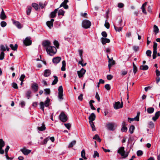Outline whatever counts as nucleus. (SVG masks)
<instances>
[{"label":"nucleus","mask_w":160,"mask_h":160,"mask_svg":"<svg viewBox=\"0 0 160 160\" xmlns=\"http://www.w3.org/2000/svg\"><path fill=\"white\" fill-rule=\"evenodd\" d=\"M64 125L66 127L68 130L70 129V127H71V124L70 123H64Z\"/></svg>","instance_id":"4d7b16f0"},{"label":"nucleus","mask_w":160,"mask_h":160,"mask_svg":"<svg viewBox=\"0 0 160 160\" xmlns=\"http://www.w3.org/2000/svg\"><path fill=\"white\" fill-rule=\"evenodd\" d=\"M108 67L110 69L112 66L115 64V61L113 60V58H112V59L109 61H108Z\"/></svg>","instance_id":"b1692460"},{"label":"nucleus","mask_w":160,"mask_h":160,"mask_svg":"<svg viewBox=\"0 0 160 160\" xmlns=\"http://www.w3.org/2000/svg\"><path fill=\"white\" fill-rule=\"evenodd\" d=\"M89 122L92 128V131H95L96 128L93 122L92 121H89Z\"/></svg>","instance_id":"473e14b6"},{"label":"nucleus","mask_w":160,"mask_h":160,"mask_svg":"<svg viewBox=\"0 0 160 160\" xmlns=\"http://www.w3.org/2000/svg\"><path fill=\"white\" fill-rule=\"evenodd\" d=\"M54 19L53 18L51 19L50 21H48L47 22L46 24L50 29L52 28L53 26V22Z\"/></svg>","instance_id":"9b49d317"},{"label":"nucleus","mask_w":160,"mask_h":160,"mask_svg":"<svg viewBox=\"0 0 160 160\" xmlns=\"http://www.w3.org/2000/svg\"><path fill=\"white\" fill-rule=\"evenodd\" d=\"M30 39L31 38L30 37H27L24 40L23 43L25 46H29L31 44L32 41Z\"/></svg>","instance_id":"1a4fd4ad"},{"label":"nucleus","mask_w":160,"mask_h":160,"mask_svg":"<svg viewBox=\"0 0 160 160\" xmlns=\"http://www.w3.org/2000/svg\"><path fill=\"white\" fill-rule=\"evenodd\" d=\"M13 23L18 28L20 29L22 28L21 24L19 22L14 21Z\"/></svg>","instance_id":"2f4dec72"},{"label":"nucleus","mask_w":160,"mask_h":160,"mask_svg":"<svg viewBox=\"0 0 160 160\" xmlns=\"http://www.w3.org/2000/svg\"><path fill=\"white\" fill-rule=\"evenodd\" d=\"M32 92L31 90L29 89L27 90L25 93L26 97L28 99H29L32 97Z\"/></svg>","instance_id":"dca6fc26"},{"label":"nucleus","mask_w":160,"mask_h":160,"mask_svg":"<svg viewBox=\"0 0 160 160\" xmlns=\"http://www.w3.org/2000/svg\"><path fill=\"white\" fill-rule=\"evenodd\" d=\"M32 88L34 90V92H37L38 89V87L37 83H33L32 84Z\"/></svg>","instance_id":"6ab92c4d"},{"label":"nucleus","mask_w":160,"mask_h":160,"mask_svg":"<svg viewBox=\"0 0 160 160\" xmlns=\"http://www.w3.org/2000/svg\"><path fill=\"white\" fill-rule=\"evenodd\" d=\"M148 69V65H141L140 67V69L143 70H147Z\"/></svg>","instance_id":"e433bc0d"},{"label":"nucleus","mask_w":160,"mask_h":160,"mask_svg":"<svg viewBox=\"0 0 160 160\" xmlns=\"http://www.w3.org/2000/svg\"><path fill=\"white\" fill-rule=\"evenodd\" d=\"M19 105L22 108H23L25 105V102L24 101H22L19 103Z\"/></svg>","instance_id":"680f3d73"},{"label":"nucleus","mask_w":160,"mask_h":160,"mask_svg":"<svg viewBox=\"0 0 160 160\" xmlns=\"http://www.w3.org/2000/svg\"><path fill=\"white\" fill-rule=\"evenodd\" d=\"M50 42L48 40H44L42 42V45L46 48L50 46Z\"/></svg>","instance_id":"a211bd4d"},{"label":"nucleus","mask_w":160,"mask_h":160,"mask_svg":"<svg viewBox=\"0 0 160 160\" xmlns=\"http://www.w3.org/2000/svg\"><path fill=\"white\" fill-rule=\"evenodd\" d=\"M113 107L115 109H117L120 108H122L123 107V102L121 103L119 101L115 102L113 104Z\"/></svg>","instance_id":"0eeeda50"},{"label":"nucleus","mask_w":160,"mask_h":160,"mask_svg":"<svg viewBox=\"0 0 160 160\" xmlns=\"http://www.w3.org/2000/svg\"><path fill=\"white\" fill-rule=\"evenodd\" d=\"M117 127V124L116 123L113 122H109L107 125L108 129L112 131L115 130Z\"/></svg>","instance_id":"20e7f679"},{"label":"nucleus","mask_w":160,"mask_h":160,"mask_svg":"<svg viewBox=\"0 0 160 160\" xmlns=\"http://www.w3.org/2000/svg\"><path fill=\"white\" fill-rule=\"evenodd\" d=\"M1 26L2 27H4L7 25V23L4 21H2L0 23Z\"/></svg>","instance_id":"6e6d98bb"},{"label":"nucleus","mask_w":160,"mask_h":160,"mask_svg":"<svg viewBox=\"0 0 160 160\" xmlns=\"http://www.w3.org/2000/svg\"><path fill=\"white\" fill-rule=\"evenodd\" d=\"M0 18L2 20L5 19L7 18V16L5 14L2 8V11L0 14Z\"/></svg>","instance_id":"f3484780"},{"label":"nucleus","mask_w":160,"mask_h":160,"mask_svg":"<svg viewBox=\"0 0 160 160\" xmlns=\"http://www.w3.org/2000/svg\"><path fill=\"white\" fill-rule=\"evenodd\" d=\"M54 45L57 47V48H59V44L58 41L56 40H55L53 42Z\"/></svg>","instance_id":"de8ad7c7"},{"label":"nucleus","mask_w":160,"mask_h":160,"mask_svg":"<svg viewBox=\"0 0 160 160\" xmlns=\"http://www.w3.org/2000/svg\"><path fill=\"white\" fill-rule=\"evenodd\" d=\"M160 116V111H158L157 112H156L155 114V115L154 117H153L152 118V119L154 121H156L157 119H158V118H159V117Z\"/></svg>","instance_id":"2eb2a0df"},{"label":"nucleus","mask_w":160,"mask_h":160,"mask_svg":"<svg viewBox=\"0 0 160 160\" xmlns=\"http://www.w3.org/2000/svg\"><path fill=\"white\" fill-rule=\"evenodd\" d=\"M9 46L12 50L14 51H16L18 48V45L16 44L14 46L12 44H10Z\"/></svg>","instance_id":"393cba45"},{"label":"nucleus","mask_w":160,"mask_h":160,"mask_svg":"<svg viewBox=\"0 0 160 160\" xmlns=\"http://www.w3.org/2000/svg\"><path fill=\"white\" fill-rule=\"evenodd\" d=\"M47 53L51 56L54 55L57 52V49L54 46H49L45 48Z\"/></svg>","instance_id":"f257e3e1"},{"label":"nucleus","mask_w":160,"mask_h":160,"mask_svg":"<svg viewBox=\"0 0 160 160\" xmlns=\"http://www.w3.org/2000/svg\"><path fill=\"white\" fill-rule=\"evenodd\" d=\"M146 53L148 56L150 57L151 56L152 51L150 50H148L146 51Z\"/></svg>","instance_id":"13d9d810"},{"label":"nucleus","mask_w":160,"mask_h":160,"mask_svg":"<svg viewBox=\"0 0 160 160\" xmlns=\"http://www.w3.org/2000/svg\"><path fill=\"white\" fill-rule=\"evenodd\" d=\"M91 25V22L88 20H84L82 22V26L83 28L85 29L89 28Z\"/></svg>","instance_id":"7ed1b4c3"},{"label":"nucleus","mask_w":160,"mask_h":160,"mask_svg":"<svg viewBox=\"0 0 160 160\" xmlns=\"http://www.w3.org/2000/svg\"><path fill=\"white\" fill-rule=\"evenodd\" d=\"M44 94L46 95H49L50 93V90L49 88H46L44 89Z\"/></svg>","instance_id":"c03bdc74"},{"label":"nucleus","mask_w":160,"mask_h":160,"mask_svg":"<svg viewBox=\"0 0 160 160\" xmlns=\"http://www.w3.org/2000/svg\"><path fill=\"white\" fill-rule=\"evenodd\" d=\"M58 93H62L63 92V89L62 86H60L58 88Z\"/></svg>","instance_id":"69168bd1"},{"label":"nucleus","mask_w":160,"mask_h":160,"mask_svg":"<svg viewBox=\"0 0 160 160\" xmlns=\"http://www.w3.org/2000/svg\"><path fill=\"white\" fill-rule=\"evenodd\" d=\"M5 145V142L2 139H0V148H2Z\"/></svg>","instance_id":"a19ab883"},{"label":"nucleus","mask_w":160,"mask_h":160,"mask_svg":"<svg viewBox=\"0 0 160 160\" xmlns=\"http://www.w3.org/2000/svg\"><path fill=\"white\" fill-rule=\"evenodd\" d=\"M62 66L61 68V70L62 71H65L66 70V63L65 60H63L62 62Z\"/></svg>","instance_id":"a878e982"},{"label":"nucleus","mask_w":160,"mask_h":160,"mask_svg":"<svg viewBox=\"0 0 160 160\" xmlns=\"http://www.w3.org/2000/svg\"><path fill=\"white\" fill-rule=\"evenodd\" d=\"M12 87L15 89H18V88L17 84L15 82H13L12 83Z\"/></svg>","instance_id":"bf43d9fd"},{"label":"nucleus","mask_w":160,"mask_h":160,"mask_svg":"<svg viewBox=\"0 0 160 160\" xmlns=\"http://www.w3.org/2000/svg\"><path fill=\"white\" fill-rule=\"evenodd\" d=\"M137 154L138 156H141L143 154L142 151L141 150H138L137 152Z\"/></svg>","instance_id":"864d4df0"},{"label":"nucleus","mask_w":160,"mask_h":160,"mask_svg":"<svg viewBox=\"0 0 160 160\" xmlns=\"http://www.w3.org/2000/svg\"><path fill=\"white\" fill-rule=\"evenodd\" d=\"M101 41L103 45H105L107 43H109L110 42V40L108 38H101Z\"/></svg>","instance_id":"f8f14e48"},{"label":"nucleus","mask_w":160,"mask_h":160,"mask_svg":"<svg viewBox=\"0 0 160 160\" xmlns=\"http://www.w3.org/2000/svg\"><path fill=\"white\" fill-rule=\"evenodd\" d=\"M53 77L54 78V79L53 80V82H52V85H54L57 83L58 82V77L55 75L53 76Z\"/></svg>","instance_id":"f704fd0d"},{"label":"nucleus","mask_w":160,"mask_h":160,"mask_svg":"<svg viewBox=\"0 0 160 160\" xmlns=\"http://www.w3.org/2000/svg\"><path fill=\"white\" fill-rule=\"evenodd\" d=\"M96 116L95 114L93 113H92L90 116L88 117V119L89 120V121L93 122L95 119Z\"/></svg>","instance_id":"5701e85b"},{"label":"nucleus","mask_w":160,"mask_h":160,"mask_svg":"<svg viewBox=\"0 0 160 160\" xmlns=\"http://www.w3.org/2000/svg\"><path fill=\"white\" fill-rule=\"evenodd\" d=\"M147 3V2H145L142 4L141 7V9L142 10V12L145 15H146L147 14V12L145 9V7L146 6Z\"/></svg>","instance_id":"aec40b11"},{"label":"nucleus","mask_w":160,"mask_h":160,"mask_svg":"<svg viewBox=\"0 0 160 160\" xmlns=\"http://www.w3.org/2000/svg\"><path fill=\"white\" fill-rule=\"evenodd\" d=\"M49 140V139L48 138H46L44 140L43 142H42V145L46 144L47 143V142Z\"/></svg>","instance_id":"0e129e2a"},{"label":"nucleus","mask_w":160,"mask_h":160,"mask_svg":"<svg viewBox=\"0 0 160 160\" xmlns=\"http://www.w3.org/2000/svg\"><path fill=\"white\" fill-rule=\"evenodd\" d=\"M81 156L82 158L85 159H87V157L85 156V152L84 149L82 150L81 152Z\"/></svg>","instance_id":"58836bf2"},{"label":"nucleus","mask_w":160,"mask_h":160,"mask_svg":"<svg viewBox=\"0 0 160 160\" xmlns=\"http://www.w3.org/2000/svg\"><path fill=\"white\" fill-rule=\"evenodd\" d=\"M86 70L83 68H82L79 71H78L77 73L79 78H81L83 77L84 75L86 72Z\"/></svg>","instance_id":"6e6552de"},{"label":"nucleus","mask_w":160,"mask_h":160,"mask_svg":"<svg viewBox=\"0 0 160 160\" xmlns=\"http://www.w3.org/2000/svg\"><path fill=\"white\" fill-rule=\"evenodd\" d=\"M32 7L30 6H28L26 8L27 14L29 15L30 14L31 10Z\"/></svg>","instance_id":"c85d7f7f"},{"label":"nucleus","mask_w":160,"mask_h":160,"mask_svg":"<svg viewBox=\"0 0 160 160\" xmlns=\"http://www.w3.org/2000/svg\"><path fill=\"white\" fill-rule=\"evenodd\" d=\"M128 128L126 127H122L121 128V131L122 132H126Z\"/></svg>","instance_id":"774afa93"},{"label":"nucleus","mask_w":160,"mask_h":160,"mask_svg":"<svg viewBox=\"0 0 160 160\" xmlns=\"http://www.w3.org/2000/svg\"><path fill=\"white\" fill-rule=\"evenodd\" d=\"M20 151L25 155H27L31 152V150L26 149L25 147H24Z\"/></svg>","instance_id":"9d476101"},{"label":"nucleus","mask_w":160,"mask_h":160,"mask_svg":"<svg viewBox=\"0 0 160 160\" xmlns=\"http://www.w3.org/2000/svg\"><path fill=\"white\" fill-rule=\"evenodd\" d=\"M58 8L55 9L53 11L51 12L49 15V17L51 18H54L56 17Z\"/></svg>","instance_id":"ddd939ff"},{"label":"nucleus","mask_w":160,"mask_h":160,"mask_svg":"<svg viewBox=\"0 0 160 160\" xmlns=\"http://www.w3.org/2000/svg\"><path fill=\"white\" fill-rule=\"evenodd\" d=\"M124 148L123 147H120L118 150V153H119L123 158H125L127 157L129 154V152H126L125 153Z\"/></svg>","instance_id":"f03ea898"},{"label":"nucleus","mask_w":160,"mask_h":160,"mask_svg":"<svg viewBox=\"0 0 160 160\" xmlns=\"http://www.w3.org/2000/svg\"><path fill=\"white\" fill-rule=\"evenodd\" d=\"M61 58L60 57H57L53 58L52 59V62L55 64L58 63L61 61Z\"/></svg>","instance_id":"4468645a"},{"label":"nucleus","mask_w":160,"mask_h":160,"mask_svg":"<svg viewBox=\"0 0 160 160\" xmlns=\"http://www.w3.org/2000/svg\"><path fill=\"white\" fill-rule=\"evenodd\" d=\"M157 43L154 42L153 45V51L152 54V58L153 59H155L157 57Z\"/></svg>","instance_id":"39448f33"},{"label":"nucleus","mask_w":160,"mask_h":160,"mask_svg":"<svg viewBox=\"0 0 160 160\" xmlns=\"http://www.w3.org/2000/svg\"><path fill=\"white\" fill-rule=\"evenodd\" d=\"M95 101L93 100H91L89 102V104L91 108L93 110H95L96 108L93 106L92 103H94Z\"/></svg>","instance_id":"bb28decb"},{"label":"nucleus","mask_w":160,"mask_h":160,"mask_svg":"<svg viewBox=\"0 0 160 160\" xmlns=\"http://www.w3.org/2000/svg\"><path fill=\"white\" fill-rule=\"evenodd\" d=\"M65 13V11L63 10L60 9L58 12V16L60 15L63 16L64 15V13Z\"/></svg>","instance_id":"79ce46f5"},{"label":"nucleus","mask_w":160,"mask_h":160,"mask_svg":"<svg viewBox=\"0 0 160 160\" xmlns=\"http://www.w3.org/2000/svg\"><path fill=\"white\" fill-rule=\"evenodd\" d=\"M102 35L104 38H106L107 37V34L105 31H103L102 32Z\"/></svg>","instance_id":"e2e57ef3"},{"label":"nucleus","mask_w":160,"mask_h":160,"mask_svg":"<svg viewBox=\"0 0 160 160\" xmlns=\"http://www.w3.org/2000/svg\"><path fill=\"white\" fill-rule=\"evenodd\" d=\"M50 101V99L48 97H47L46 100H45L44 102V105L45 106L48 107L49 105V102Z\"/></svg>","instance_id":"c756f323"},{"label":"nucleus","mask_w":160,"mask_h":160,"mask_svg":"<svg viewBox=\"0 0 160 160\" xmlns=\"http://www.w3.org/2000/svg\"><path fill=\"white\" fill-rule=\"evenodd\" d=\"M147 110L148 113L152 114L154 112V108L153 107H149L148 108Z\"/></svg>","instance_id":"cd10ccee"},{"label":"nucleus","mask_w":160,"mask_h":160,"mask_svg":"<svg viewBox=\"0 0 160 160\" xmlns=\"http://www.w3.org/2000/svg\"><path fill=\"white\" fill-rule=\"evenodd\" d=\"M51 74V71L49 69H46L44 71L43 75L45 77L49 76Z\"/></svg>","instance_id":"412c9836"},{"label":"nucleus","mask_w":160,"mask_h":160,"mask_svg":"<svg viewBox=\"0 0 160 160\" xmlns=\"http://www.w3.org/2000/svg\"><path fill=\"white\" fill-rule=\"evenodd\" d=\"M148 125L150 128H153L154 126V124L152 121H150L149 122Z\"/></svg>","instance_id":"49530a36"},{"label":"nucleus","mask_w":160,"mask_h":160,"mask_svg":"<svg viewBox=\"0 0 160 160\" xmlns=\"http://www.w3.org/2000/svg\"><path fill=\"white\" fill-rule=\"evenodd\" d=\"M45 125L44 124V122L42 123V125L41 127H37L38 130L39 131H43L46 129Z\"/></svg>","instance_id":"4be33fe9"},{"label":"nucleus","mask_w":160,"mask_h":160,"mask_svg":"<svg viewBox=\"0 0 160 160\" xmlns=\"http://www.w3.org/2000/svg\"><path fill=\"white\" fill-rule=\"evenodd\" d=\"M133 50L135 52L138 51L139 50V47L138 46H134L132 47Z\"/></svg>","instance_id":"338daca9"},{"label":"nucleus","mask_w":160,"mask_h":160,"mask_svg":"<svg viewBox=\"0 0 160 160\" xmlns=\"http://www.w3.org/2000/svg\"><path fill=\"white\" fill-rule=\"evenodd\" d=\"M128 119L130 120V122L131 123V122L133 121L134 120L136 121H139V118H137L136 117L133 118H128Z\"/></svg>","instance_id":"4c0bfd02"},{"label":"nucleus","mask_w":160,"mask_h":160,"mask_svg":"<svg viewBox=\"0 0 160 160\" xmlns=\"http://www.w3.org/2000/svg\"><path fill=\"white\" fill-rule=\"evenodd\" d=\"M76 143V141L75 140H73L70 142L68 145V148H71L73 147V146Z\"/></svg>","instance_id":"ea45409f"},{"label":"nucleus","mask_w":160,"mask_h":160,"mask_svg":"<svg viewBox=\"0 0 160 160\" xmlns=\"http://www.w3.org/2000/svg\"><path fill=\"white\" fill-rule=\"evenodd\" d=\"M4 53L3 52H2L0 54V60H2L4 59Z\"/></svg>","instance_id":"8fccbe9b"},{"label":"nucleus","mask_w":160,"mask_h":160,"mask_svg":"<svg viewBox=\"0 0 160 160\" xmlns=\"http://www.w3.org/2000/svg\"><path fill=\"white\" fill-rule=\"evenodd\" d=\"M153 32L157 34L159 32V29L157 26L154 25L153 26Z\"/></svg>","instance_id":"c9c22d12"},{"label":"nucleus","mask_w":160,"mask_h":160,"mask_svg":"<svg viewBox=\"0 0 160 160\" xmlns=\"http://www.w3.org/2000/svg\"><path fill=\"white\" fill-rule=\"evenodd\" d=\"M114 29L116 32H120V31H121L122 29V27H117L116 26H115V25H114Z\"/></svg>","instance_id":"37998d69"},{"label":"nucleus","mask_w":160,"mask_h":160,"mask_svg":"<svg viewBox=\"0 0 160 160\" xmlns=\"http://www.w3.org/2000/svg\"><path fill=\"white\" fill-rule=\"evenodd\" d=\"M105 88L107 90H110L111 89V86L110 84H107L105 85Z\"/></svg>","instance_id":"603ef678"},{"label":"nucleus","mask_w":160,"mask_h":160,"mask_svg":"<svg viewBox=\"0 0 160 160\" xmlns=\"http://www.w3.org/2000/svg\"><path fill=\"white\" fill-rule=\"evenodd\" d=\"M63 92L58 93V98L59 99L62 100L63 99Z\"/></svg>","instance_id":"052dcab7"},{"label":"nucleus","mask_w":160,"mask_h":160,"mask_svg":"<svg viewBox=\"0 0 160 160\" xmlns=\"http://www.w3.org/2000/svg\"><path fill=\"white\" fill-rule=\"evenodd\" d=\"M68 2V0H64L63 2L61 4L60 8L63 6V5L67 4V3Z\"/></svg>","instance_id":"3c124183"},{"label":"nucleus","mask_w":160,"mask_h":160,"mask_svg":"<svg viewBox=\"0 0 160 160\" xmlns=\"http://www.w3.org/2000/svg\"><path fill=\"white\" fill-rule=\"evenodd\" d=\"M59 119L63 122H66L68 118L66 115L63 112H62L59 116Z\"/></svg>","instance_id":"423d86ee"},{"label":"nucleus","mask_w":160,"mask_h":160,"mask_svg":"<svg viewBox=\"0 0 160 160\" xmlns=\"http://www.w3.org/2000/svg\"><path fill=\"white\" fill-rule=\"evenodd\" d=\"M99 153L97 151H94V154L93 155V157L94 158H95L96 157H99Z\"/></svg>","instance_id":"5fc2aeb1"},{"label":"nucleus","mask_w":160,"mask_h":160,"mask_svg":"<svg viewBox=\"0 0 160 160\" xmlns=\"http://www.w3.org/2000/svg\"><path fill=\"white\" fill-rule=\"evenodd\" d=\"M32 6L34 8L36 11H38L39 8V6L38 4L36 3H33L32 4Z\"/></svg>","instance_id":"7c9ffc66"},{"label":"nucleus","mask_w":160,"mask_h":160,"mask_svg":"<svg viewBox=\"0 0 160 160\" xmlns=\"http://www.w3.org/2000/svg\"><path fill=\"white\" fill-rule=\"evenodd\" d=\"M135 129V127L133 125H131L129 128V131L131 134H132L133 132V131Z\"/></svg>","instance_id":"a18cd8bd"},{"label":"nucleus","mask_w":160,"mask_h":160,"mask_svg":"<svg viewBox=\"0 0 160 160\" xmlns=\"http://www.w3.org/2000/svg\"><path fill=\"white\" fill-rule=\"evenodd\" d=\"M93 139L97 140L99 142H100L101 141V139L100 138L98 134H95L93 137Z\"/></svg>","instance_id":"72a5a7b5"},{"label":"nucleus","mask_w":160,"mask_h":160,"mask_svg":"<svg viewBox=\"0 0 160 160\" xmlns=\"http://www.w3.org/2000/svg\"><path fill=\"white\" fill-rule=\"evenodd\" d=\"M40 108L42 109V110L44 111V104L43 102H41L40 103Z\"/></svg>","instance_id":"09e8293b"}]
</instances>
